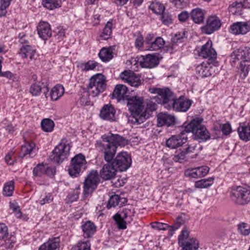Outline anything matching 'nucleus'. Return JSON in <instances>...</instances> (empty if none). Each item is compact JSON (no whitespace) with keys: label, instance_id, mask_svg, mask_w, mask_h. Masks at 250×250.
I'll return each mask as SVG.
<instances>
[{"label":"nucleus","instance_id":"nucleus-1","mask_svg":"<svg viewBox=\"0 0 250 250\" xmlns=\"http://www.w3.org/2000/svg\"><path fill=\"white\" fill-rule=\"evenodd\" d=\"M149 91L157 94V98L159 99V104H163L167 108H173L177 111L186 112L191 105V101L184 97L175 99L173 92L168 88H152Z\"/></svg>","mask_w":250,"mask_h":250},{"label":"nucleus","instance_id":"nucleus-2","mask_svg":"<svg viewBox=\"0 0 250 250\" xmlns=\"http://www.w3.org/2000/svg\"><path fill=\"white\" fill-rule=\"evenodd\" d=\"M127 106L134 122L138 124L143 123L149 117L150 112L156 109L154 103H147L145 106L144 99L142 97L132 96L127 99Z\"/></svg>","mask_w":250,"mask_h":250},{"label":"nucleus","instance_id":"nucleus-3","mask_svg":"<svg viewBox=\"0 0 250 250\" xmlns=\"http://www.w3.org/2000/svg\"><path fill=\"white\" fill-rule=\"evenodd\" d=\"M128 144V140L118 134H111L103 136V141H98L96 146L104 154V159L107 162L111 161L116 154L117 146H124Z\"/></svg>","mask_w":250,"mask_h":250},{"label":"nucleus","instance_id":"nucleus-4","mask_svg":"<svg viewBox=\"0 0 250 250\" xmlns=\"http://www.w3.org/2000/svg\"><path fill=\"white\" fill-rule=\"evenodd\" d=\"M203 119L196 118L187 125L184 124L183 133L192 132L194 138L200 142H205L210 138V133L206 126L202 124Z\"/></svg>","mask_w":250,"mask_h":250},{"label":"nucleus","instance_id":"nucleus-5","mask_svg":"<svg viewBox=\"0 0 250 250\" xmlns=\"http://www.w3.org/2000/svg\"><path fill=\"white\" fill-rule=\"evenodd\" d=\"M70 149L68 141L63 138L53 150L52 154L50 156V159L56 163H62L68 156Z\"/></svg>","mask_w":250,"mask_h":250},{"label":"nucleus","instance_id":"nucleus-6","mask_svg":"<svg viewBox=\"0 0 250 250\" xmlns=\"http://www.w3.org/2000/svg\"><path fill=\"white\" fill-rule=\"evenodd\" d=\"M106 87L105 77L101 74L92 76L89 80L88 88L93 97L97 96L103 92Z\"/></svg>","mask_w":250,"mask_h":250},{"label":"nucleus","instance_id":"nucleus-7","mask_svg":"<svg viewBox=\"0 0 250 250\" xmlns=\"http://www.w3.org/2000/svg\"><path fill=\"white\" fill-rule=\"evenodd\" d=\"M230 198L238 204H247L250 201V190L241 186L234 187L231 189Z\"/></svg>","mask_w":250,"mask_h":250},{"label":"nucleus","instance_id":"nucleus-8","mask_svg":"<svg viewBox=\"0 0 250 250\" xmlns=\"http://www.w3.org/2000/svg\"><path fill=\"white\" fill-rule=\"evenodd\" d=\"M99 177L96 170H92L85 178L83 185V197H88L97 188Z\"/></svg>","mask_w":250,"mask_h":250},{"label":"nucleus","instance_id":"nucleus-9","mask_svg":"<svg viewBox=\"0 0 250 250\" xmlns=\"http://www.w3.org/2000/svg\"><path fill=\"white\" fill-rule=\"evenodd\" d=\"M0 239L2 240L0 246L1 250L11 249L16 242L15 237L9 233L8 227L4 223H0Z\"/></svg>","mask_w":250,"mask_h":250},{"label":"nucleus","instance_id":"nucleus-10","mask_svg":"<svg viewBox=\"0 0 250 250\" xmlns=\"http://www.w3.org/2000/svg\"><path fill=\"white\" fill-rule=\"evenodd\" d=\"M111 161L117 170L120 171L126 170L131 164L130 156L126 152H121L118 153L115 158Z\"/></svg>","mask_w":250,"mask_h":250},{"label":"nucleus","instance_id":"nucleus-11","mask_svg":"<svg viewBox=\"0 0 250 250\" xmlns=\"http://www.w3.org/2000/svg\"><path fill=\"white\" fill-rule=\"evenodd\" d=\"M221 26V22L219 18L211 16L208 18L206 24L201 27V30L204 33L210 34L218 30Z\"/></svg>","mask_w":250,"mask_h":250},{"label":"nucleus","instance_id":"nucleus-12","mask_svg":"<svg viewBox=\"0 0 250 250\" xmlns=\"http://www.w3.org/2000/svg\"><path fill=\"white\" fill-rule=\"evenodd\" d=\"M229 31L234 35H245L250 31V21H239L233 23Z\"/></svg>","mask_w":250,"mask_h":250},{"label":"nucleus","instance_id":"nucleus-13","mask_svg":"<svg viewBox=\"0 0 250 250\" xmlns=\"http://www.w3.org/2000/svg\"><path fill=\"white\" fill-rule=\"evenodd\" d=\"M185 133L182 131L180 134L172 136L167 140L166 146L171 149L182 146L187 141L188 137L185 135Z\"/></svg>","mask_w":250,"mask_h":250},{"label":"nucleus","instance_id":"nucleus-14","mask_svg":"<svg viewBox=\"0 0 250 250\" xmlns=\"http://www.w3.org/2000/svg\"><path fill=\"white\" fill-rule=\"evenodd\" d=\"M116 110L111 104L103 106L100 111V117L103 120L114 122L116 121Z\"/></svg>","mask_w":250,"mask_h":250},{"label":"nucleus","instance_id":"nucleus-15","mask_svg":"<svg viewBox=\"0 0 250 250\" xmlns=\"http://www.w3.org/2000/svg\"><path fill=\"white\" fill-rule=\"evenodd\" d=\"M211 41L208 40L203 45L199 52V56L208 60L214 61L216 58L217 54L215 50L212 47Z\"/></svg>","mask_w":250,"mask_h":250},{"label":"nucleus","instance_id":"nucleus-16","mask_svg":"<svg viewBox=\"0 0 250 250\" xmlns=\"http://www.w3.org/2000/svg\"><path fill=\"white\" fill-rule=\"evenodd\" d=\"M209 168L206 166L197 167L188 169L185 172L186 177L193 178H198L205 176L209 172Z\"/></svg>","mask_w":250,"mask_h":250},{"label":"nucleus","instance_id":"nucleus-17","mask_svg":"<svg viewBox=\"0 0 250 250\" xmlns=\"http://www.w3.org/2000/svg\"><path fill=\"white\" fill-rule=\"evenodd\" d=\"M37 30L39 37L44 41L47 40L52 36V31L50 24L46 21H40Z\"/></svg>","mask_w":250,"mask_h":250},{"label":"nucleus","instance_id":"nucleus-18","mask_svg":"<svg viewBox=\"0 0 250 250\" xmlns=\"http://www.w3.org/2000/svg\"><path fill=\"white\" fill-rule=\"evenodd\" d=\"M215 71V67L211 64L203 62L197 65L196 72L201 78L208 77L212 75Z\"/></svg>","mask_w":250,"mask_h":250},{"label":"nucleus","instance_id":"nucleus-19","mask_svg":"<svg viewBox=\"0 0 250 250\" xmlns=\"http://www.w3.org/2000/svg\"><path fill=\"white\" fill-rule=\"evenodd\" d=\"M231 58L234 62L242 61L250 63V47H246L234 51Z\"/></svg>","mask_w":250,"mask_h":250},{"label":"nucleus","instance_id":"nucleus-20","mask_svg":"<svg viewBox=\"0 0 250 250\" xmlns=\"http://www.w3.org/2000/svg\"><path fill=\"white\" fill-rule=\"evenodd\" d=\"M110 161L104 166L101 171V176L104 180H109L114 178L117 171V169Z\"/></svg>","mask_w":250,"mask_h":250},{"label":"nucleus","instance_id":"nucleus-21","mask_svg":"<svg viewBox=\"0 0 250 250\" xmlns=\"http://www.w3.org/2000/svg\"><path fill=\"white\" fill-rule=\"evenodd\" d=\"M127 87L124 84H117L115 86L112 92V99H116L118 102H120L127 99Z\"/></svg>","mask_w":250,"mask_h":250},{"label":"nucleus","instance_id":"nucleus-22","mask_svg":"<svg viewBox=\"0 0 250 250\" xmlns=\"http://www.w3.org/2000/svg\"><path fill=\"white\" fill-rule=\"evenodd\" d=\"M159 59L155 55L148 54L143 56V60L140 61V64L143 67L153 68L159 63Z\"/></svg>","mask_w":250,"mask_h":250},{"label":"nucleus","instance_id":"nucleus-23","mask_svg":"<svg viewBox=\"0 0 250 250\" xmlns=\"http://www.w3.org/2000/svg\"><path fill=\"white\" fill-rule=\"evenodd\" d=\"M175 124V118L173 116L167 113H162L157 116V125L159 126H171Z\"/></svg>","mask_w":250,"mask_h":250},{"label":"nucleus","instance_id":"nucleus-24","mask_svg":"<svg viewBox=\"0 0 250 250\" xmlns=\"http://www.w3.org/2000/svg\"><path fill=\"white\" fill-rule=\"evenodd\" d=\"M82 229L83 232L84 237L90 238L96 231L97 227L91 221H86L82 223Z\"/></svg>","mask_w":250,"mask_h":250},{"label":"nucleus","instance_id":"nucleus-25","mask_svg":"<svg viewBox=\"0 0 250 250\" xmlns=\"http://www.w3.org/2000/svg\"><path fill=\"white\" fill-rule=\"evenodd\" d=\"M19 54L22 58L29 57L30 60L36 59V49L29 44H25L21 48Z\"/></svg>","mask_w":250,"mask_h":250},{"label":"nucleus","instance_id":"nucleus-26","mask_svg":"<svg viewBox=\"0 0 250 250\" xmlns=\"http://www.w3.org/2000/svg\"><path fill=\"white\" fill-rule=\"evenodd\" d=\"M60 241L58 237L49 239L42 244L38 250H56L60 246Z\"/></svg>","mask_w":250,"mask_h":250},{"label":"nucleus","instance_id":"nucleus-27","mask_svg":"<svg viewBox=\"0 0 250 250\" xmlns=\"http://www.w3.org/2000/svg\"><path fill=\"white\" fill-rule=\"evenodd\" d=\"M127 202V199L125 198H121L117 194H114L110 196L108 200L107 208H110L111 207L116 206H123Z\"/></svg>","mask_w":250,"mask_h":250},{"label":"nucleus","instance_id":"nucleus-28","mask_svg":"<svg viewBox=\"0 0 250 250\" xmlns=\"http://www.w3.org/2000/svg\"><path fill=\"white\" fill-rule=\"evenodd\" d=\"M35 149V144L33 142L26 143L21 147L20 156L23 158L28 155L29 156L33 155L34 150Z\"/></svg>","mask_w":250,"mask_h":250},{"label":"nucleus","instance_id":"nucleus-29","mask_svg":"<svg viewBox=\"0 0 250 250\" xmlns=\"http://www.w3.org/2000/svg\"><path fill=\"white\" fill-rule=\"evenodd\" d=\"M50 172L54 174V169L50 167H46L42 165H38L33 170V175L36 177H41L45 173L48 174Z\"/></svg>","mask_w":250,"mask_h":250},{"label":"nucleus","instance_id":"nucleus-30","mask_svg":"<svg viewBox=\"0 0 250 250\" xmlns=\"http://www.w3.org/2000/svg\"><path fill=\"white\" fill-rule=\"evenodd\" d=\"M179 246L182 250H197L199 248V242L195 238H192L181 244Z\"/></svg>","mask_w":250,"mask_h":250},{"label":"nucleus","instance_id":"nucleus-31","mask_svg":"<svg viewBox=\"0 0 250 250\" xmlns=\"http://www.w3.org/2000/svg\"><path fill=\"white\" fill-rule=\"evenodd\" d=\"M237 131L241 140L246 142L250 140V125H240Z\"/></svg>","mask_w":250,"mask_h":250},{"label":"nucleus","instance_id":"nucleus-32","mask_svg":"<svg viewBox=\"0 0 250 250\" xmlns=\"http://www.w3.org/2000/svg\"><path fill=\"white\" fill-rule=\"evenodd\" d=\"M244 8L242 1H235L230 4L229 7V11L232 14L237 16H243Z\"/></svg>","mask_w":250,"mask_h":250},{"label":"nucleus","instance_id":"nucleus-33","mask_svg":"<svg viewBox=\"0 0 250 250\" xmlns=\"http://www.w3.org/2000/svg\"><path fill=\"white\" fill-rule=\"evenodd\" d=\"M98 55L103 62H106L109 61L113 57L112 47L103 48L100 50Z\"/></svg>","mask_w":250,"mask_h":250},{"label":"nucleus","instance_id":"nucleus-34","mask_svg":"<svg viewBox=\"0 0 250 250\" xmlns=\"http://www.w3.org/2000/svg\"><path fill=\"white\" fill-rule=\"evenodd\" d=\"M64 92V89L61 85H57L53 87L50 92V98L53 101H57L61 97Z\"/></svg>","mask_w":250,"mask_h":250},{"label":"nucleus","instance_id":"nucleus-35","mask_svg":"<svg viewBox=\"0 0 250 250\" xmlns=\"http://www.w3.org/2000/svg\"><path fill=\"white\" fill-rule=\"evenodd\" d=\"M191 17L193 21L196 23H202L205 18V13L199 8L194 9L191 13Z\"/></svg>","mask_w":250,"mask_h":250},{"label":"nucleus","instance_id":"nucleus-36","mask_svg":"<svg viewBox=\"0 0 250 250\" xmlns=\"http://www.w3.org/2000/svg\"><path fill=\"white\" fill-rule=\"evenodd\" d=\"M69 175L77 177L78 175V154H76L71 160V164L68 169Z\"/></svg>","mask_w":250,"mask_h":250},{"label":"nucleus","instance_id":"nucleus-37","mask_svg":"<svg viewBox=\"0 0 250 250\" xmlns=\"http://www.w3.org/2000/svg\"><path fill=\"white\" fill-rule=\"evenodd\" d=\"M42 90L43 91V93L45 96L47 97L46 92L48 91V87H42L40 84L37 83H34L31 85L29 92L32 96H37L40 94Z\"/></svg>","mask_w":250,"mask_h":250},{"label":"nucleus","instance_id":"nucleus-38","mask_svg":"<svg viewBox=\"0 0 250 250\" xmlns=\"http://www.w3.org/2000/svg\"><path fill=\"white\" fill-rule=\"evenodd\" d=\"M239 61L240 76L242 78L245 79L248 76L250 70V63L242 61Z\"/></svg>","mask_w":250,"mask_h":250},{"label":"nucleus","instance_id":"nucleus-39","mask_svg":"<svg viewBox=\"0 0 250 250\" xmlns=\"http://www.w3.org/2000/svg\"><path fill=\"white\" fill-rule=\"evenodd\" d=\"M165 44V41L161 37H157L155 40L152 42L147 49L149 51L158 50L162 48Z\"/></svg>","mask_w":250,"mask_h":250},{"label":"nucleus","instance_id":"nucleus-40","mask_svg":"<svg viewBox=\"0 0 250 250\" xmlns=\"http://www.w3.org/2000/svg\"><path fill=\"white\" fill-rule=\"evenodd\" d=\"M43 6L49 10H53L61 7V0H42Z\"/></svg>","mask_w":250,"mask_h":250},{"label":"nucleus","instance_id":"nucleus-41","mask_svg":"<svg viewBox=\"0 0 250 250\" xmlns=\"http://www.w3.org/2000/svg\"><path fill=\"white\" fill-rule=\"evenodd\" d=\"M213 180L214 178L210 177L197 181L195 183V187L200 188H207L212 185Z\"/></svg>","mask_w":250,"mask_h":250},{"label":"nucleus","instance_id":"nucleus-42","mask_svg":"<svg viewBox=\"0 0 250 250\" xmlns=\"http://www.w3.org/2000/svg\"><path fill=\"white\" fill-rule=\"evenodd\" d=\"M83 92L81 94L82 96L80 98V103L83 105H92L89 96H91L90 92H89V89L87 88V90H85L84 88H82Z\"/></svg>","mask_w":250,"mask_h":250},{"label":"nucleus","instance_id":"nucleus-43","mask_svg":"<svg viewBox=\"0 0 250 250\" xmlns=\"http://www.w3.org/2000/svg\"><path fill=\"white\" fill-rule=\"evenodd\" d=\"M134 211L131 209L125 208L119 213V216L122 217L125 221L130 223L133 220Z\"/></svg>","mask_w":250,"mask_h":250},{"label":"nucleus","instance_id":"nucleus-44","mask_svg":"<svg viewBox=\"0 0 250 250\" xmlns=\"http://www.w3.org/2000/svg\"><path fill=\"white\" fill-rule=\"evenodd\" d=\"M14 190V182L13 181H10L6 183L3 187L2 193L5 196H11Z\"/></svg>","mask_w":250,"mask_h":250},{"label":"nucleus","instance_id":"nucleus-45","mask_svg":"<svg viewBox=\"0 0 250 250\" xmlns=\"http://www.w3.org/2000/svg\"><path fill=\"white\" fill-rule=\"evenodd\" d=\"M112 23L110 21H108L106 23L101 35V37L103 39L106 40L110 38L112 33Z\"/></svg>","mask_w":250,"mask_h":250},{"label":"nucleus","instance_id":"nucleus-46","mask_svg":"<svg viewBox=\"0 0 250 250\" xmlns=\"http://www.w3.org/2000/svg\"><path fill=\"white\" fill-rule=\"evenodd\" d=\"M41 126L45 132H51L54 127V123L52 120L49 119H44L41 122Z\"/></svg>","mask_w":250,"mask_h":250},{"label":"nucleus","instance_id":"nucleus-47","mask_svg":"<svg viewBox=\"0 0 250 250\" xmlns=\"http://www.w3.org/2000/svg\"><path fill=\"white\" fill-rule=\"evenodd\" d=\"M149 8L156 14H161L165 11L164 6L159 2H152Z\"/></svg>","mask_w":250,"mask_h":250},{"label":"nucleus","instance_id":"nucleus-48","mask_svg":"<svg viewBox=\"0 0 250 250\" xmlns=\"http://www.w3.org/2000/svg\"><path fill=\"white\" fill-rule=\"evenodd\" d=\"M113 218L115 221L119 229H125L126 228V223L127 222L119 216V213L115 214L113 216Z\"/></svg>","mask_w":250,"mask_h":250},{"label":"nucleus","instance_id":"nucleus-49","mask_svg":"<svg viewBox=\"0 0 250 250\" xmlns=\"http://www.w3.org/2000/svg\"><path fill=\"white\" fill-rule=\"evenodd\" d=\"M202 149V146L200 144H191L188 145V147L186 148L187 153H193L196 155Z\"/></svg>","mask_w":250,"mask_h":250},{"label":"nucleus","instance_id":"nucleus-50","mask_svg":"<svg viewBox=\"0 0 250 250\" xmlns=\"http://www.w3.org/2000/svg\"><path fill=\"white\" fill-rule=\"evenodd\" d=\"M240 233L243 235H248L250 233V225L245 223H241L238 225Z\"/></svg>","mask_w":250,"mask_h":250},{"label":"nucleus","instance_id":"nucleus-51","mask_svg":"<svg viewBox=\"0 0 250 250\" xmlns=\"http://www.w3.org/2000/svg\"><path fill=\"white\" fill-rule=\"evenodd\" d=\"M127 83L132 86L137 87L141 83L140 77L139 76L133 73Z\"/></svg>","mask_w":250,"mask_h":250},{"label":"nucleus","instance_id":"nucleus-52","mask_svg":"<svg viewBox=\"0 0 250 250\" xmlns=\"http://www.w3.org/2000/svg\"><path fill=\"white\" fill-rule=\"evenodd\" d=\"M183 33L182 34H176L174 37L172 38L170 45V48L172 50L175 49L176 44L181 43L183 42Z\"/></svg>","mask_w":250,"mask_h":250},{"label":"nucleus","instance_id":"nucleus-53","mask_svg":"<svg viewBox=\"0 0 250 250\" xmlns=\"http://www.w3.org/2000/svg\"><path fill=\"white\" fill-rule=\"evenodd\" d=\"M12 0H0V17L4 16L6 13V9L9 6Z\"/></svg>","mask_w":250,"mask_h":250},{"label":"nucleus","instance_id":"nucleus-54","mask_svg":"<svg viewBox=\"0 0 250 250\" xmlns=\"http://www.w3.org/2000/svg\"><path fill=\"white\" fill-rule=\"evenodd\" d=\"M189 236V232L186 228H184L182 229L181 233L178 237V243L179 245L186 242L187 239Z\"/></svg>","mask_w":250,"mask_h":250},{"label":"nucleus","instance_id":"nucleus-55","mask_svg":"<svg viewBox=\"0 0 250 250\" xmlns=\"http://www.w3.org/2000/svg\"><path fill=\"white\" fill-rule=\"evenodd\" d=\"M87 168V162L85 156L82 153H79V172L86 169Z\"/></svg>","mask_w":250,"mask_h":250},{"label":"nucleus","instance_id":"nucleus-56","mask_svg":"<svg viewBox=\"0 0 250 250\" xmlns=\"http://www.w3.org/2000/svg\"><path fill=\"white\" fill-rule=\"evenodd\" d=\"M53 200V197L52 195V194L50 193H48L45 194V195L40 199L38 201V202L41 204V205H43L45 204H49L51 203Z\"/></svg>","mask_w":250,"mask_h":250},{"label":"nucleus","instance_id":"nucleus-57","mask_svg":"<svg viewBox=\"0 0 250 250\" xmlns=\"http://www.w3.org/2000/svg\"><path fill=\"white\" fill-rule=\"evenodd\" d=\"M161 14H162L161 17L162 21L164 24L166 25H168L172 23V19L170 14H169L168 13L164 12Z\"/></svg>","mask_w":250,"mask_h":250},{"label":"nucleus","instance_id":"nucleus-58","mask_svg":"<svg viewBox=\"0 0 250 250\" xmlns=\"http://www.w3.org/2000/svg\"><path fill=\"white\" fill-rule=\"evenodd\" d=\"M172 5L177 8L182 9L185 7L187 4V0H169Z\"/></svg>","mask_w":250,"mask_h":250},{"label":"nucleus","instance_id":"nucleus-59","mask_svg":"<svg viewBox=\"0 0 250 250\" xmlns=\"http://www.w3.org/2000/svg\"><path fill=\"white\" fill-rule=\"evenodd\" d=\"M10 208L14 213L15 216L17 218H21V217L22 213L19 206L14 204H11Z\"/></svg>","mask_w":250,"mask_h":250},{"label":"nucleus","instance_id":"nucleus-60","mask_svg":"<svg viewBox=\"0 0 250 250\" xmlns=\"http://www.w3.org/2000/svg\"><path fill=\"white\" fill-rule=\"evenodd\" d=\"M133 73L130 70H125L121 73L120 77L123 81L127 83Z\"/></svg>","mask_w":250,"mask_h":250},{"label":"nucleus","instance_id":"nucleus-61","mask_svg":"<svg viewBox=\"0 0 250 250\" xmlns=\"http://www.w3.org/2000/svg\"><path fill=\"white\" fill-rule=\"evenodd\" d=\"M220 126L223 133L224 135H229L231 131V125L229 123H226L223 125H220Z\"/></svg>","mask_w":250,"mask_h":250},{"label":"nucleus","instance_id":"nucleus-62","mask_svg":"<svg viewBox=\"0 0 250 250\" xmlns=\"http://www.w3.org/2000/svg\"><path fill=\"white\" fill-rule=\"evenodd\" d=\"M188 153H187V151L186 150L185 151H182L178 154L174 156L173 158V160L175 161L179 162L180 163H182L184 160L186 158V155Z\"/></svg>","mask_w":250,"mask_h":250},{"label":"nucleus","instance_id":"nucleus-63","mask_svg":"<svg viewBox=\"0 0 250 250\" xmlns=\"http://www.w3.org/2000/svg\"><path fill=\"white\" fill-rule=\"evenodd\" d=\"M98 64V63L95 61H89L85 64L83 69L86 71L93 70L97 66Z\"/></svg>","mask_w":250,"mask_h":250},{"label":"nucleus","instance_id":"nucleus-64","mask_svg":"<svg viewBox=\"0 0 250 250\" xmlns=\"http://www.w3.org/2000/svg\"><path fill=\"white\" fill-rule=\"evenodd\" d=\"M152 227L158 230H166L169 228V226L167 224L157 222L154 223Z\"/></svg>","mask_w":250,"mask_h":250}]
</instances>
